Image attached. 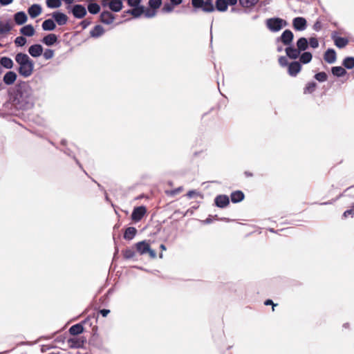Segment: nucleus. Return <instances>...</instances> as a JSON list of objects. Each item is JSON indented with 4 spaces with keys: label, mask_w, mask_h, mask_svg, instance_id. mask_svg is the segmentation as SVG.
<instances>
[{
    "label": "nucleus",
    "mask_w": 354,
    "mask_h": 354,
    "mask_svg": "<svg viewBox=\"0 0 354 354\" xmlns=\"http://www.w3.org/2000/svg\"><path fill=\"white\" fill-rule=\"evenodd\" d=\"M8 94L10 102L17 109L28 110L35 104L32 89L26 82L21 81L10 87Z\"/></svg>",
    "instance_id": "obj_1"
},
{
    "label": "nucleus",
    "mask_w": 354,
    "mask_h": 354,
    "mask_svg": "<svg viewBox=\"0 0 354 354\" xmlns=\"http://www.w3.org/2000/svg\"><path fill=\"white\" fill-rule=\"evenodd\" d=\"M16 62L19 64L18 72L20 75L28 77L30 76L34 70V62L24 53H18L15 57Z\"/></svg>",
    "instance_id": "obj_2"
},
{
    "label": "nucleus",
    "mask_w": 354,
    "mask_h": 354,
    "mask_svg": "<svg viewBox=\"0 0 354 354\" xmlns=\"http://www.w3.org/2000/svg\"><path fill=\"white\" fill-rule=\"evenodd\" d=\"M267 28L273 32H276L281 30L283 27L288 26V22L279 17H272L268 19L266 21Z\"/></svg>",
    "instance_id": "obj_3"
},
{
    "label": "nucleus",
    "mask_w": 354,
    "mask_h": 354,
    "mask_svg": "<svg viewBox=\"0 0 354 354\" xmlns=\"http://www.w3.org/2000/svg\"><path fill=\"white\" fill-rule=\"evenodd\" d=\"M293 39L294 35L292 32L289 29H286L282 32L281 36L276 38V43L281 42L283 45L288 46L292 44Z\"/></svg>",
    "instance_id": "obj_4"
},
{
    "label": "nucleus",
    "mask_w": 354,
    "mask_h": 354,
    "mask_svg": "<svg viewBox=\"0 0 354 354\" xmlns=\"http://www.w3.org/2000/svg\"><path fill=\"white\" fill-rule=\"evenodd\" d=\"M91 318L90 317H88L81 323H78L71 326V328H69V333L72 335H78L81 334L84 331L83 324H88L90 326L92 325V323L91 322Z\"/></svg>",
    "instance_id": "obj_5"
},
{
    "label": "nucleus",
    "mask_w": 354,
    "mask_h": 354,
    "mask_svg": "<svg viewBox=\"0 0 354 354\" xmlns=\"http://www.w3.org/2000/svg\"><path fill=\"white\" fill-rule=\"evenodd\" d=\"M147 212V208L144 205H140L133 208L131 213V219L135 222H139L142 220Z\"/></svg>",
    "instance_id": "obj_6"
},
{
    "label": "nucleus",
    "mask_w": 354,
    "mask_h": 354,
    "mask_svg": "<svg viewBox=\"0 0 354 354\" xmlns=\"http://www.w3.org/2000/svg\"><path fill=\"white\" fill-rule=\"evenodd\" d=\"M71 12L75 18L82 19L84 18L87 12L86 8L81 4H75L71 9Z\"/></svg>",
    "instance_id": "obj_7"
},
{
    "label": "nucleus",
    "mask_w": 354,
    "mask_h": 354,
    "mask_svg": "<svg viewBox=\"0 0 354 354\" xmlns=\"http://www.w3.org/2000/svg\"><path fill=\"white\" fill-rule=\"evenodd\" d=\"M292 26L295 30L303 31L306 29L307 21L302 17H295L292 20Z\"/></svg>",
    "instance_id": "obj_8"
},
{
    "label": "nucleus",
    "mask_w": 354,
    "mask_h": 354,
    "mask_svg": "<svg viewBox=\"0 0 354 354\" xmlns=\"http://www.w3.org/2000/svg\"><path fill=\"white\" fill-rule=\"evenodd\" d=\"M86 342V339L84 337H75L68 339L69 347L71 348H82Z\"/></svg>",
    "instance_id": "obj_9"
},
{
    "label": "nucleus",
    "mask_w": 354,
    "mask_h": 354,
    "mask_svg": "<svg viewBox=\"0 0 354 354\" xmlns=\"http://www.w3.org/2000/svg\"><path fill=\"white\" fill-rule=\"evenodd\" d=\"M52 17L55 22L59 26H64L66 24L68 19L67 15L60 11L53 12L52 13Z\"/></svg>",
    "instance_id": "obj_10"
},
{
    "label": "nucleus",
    "mask_w": 354,
    "mask_h": 354,
    "mask_svg": "<svg viewBox=\"0 0 354 354\" xmlns=\"http://www.w3.org/2000/svg\"><path fill=\"white\" fill-rule=\"evenodd\" d=\"M230 204V198L227 195L220 194L215 197L214 205L219 208H225Z\"/></svg>",
    "instance_id": "obj_11"
},
{
    "label": "nucleus",
    "mask_w": 354,
    "mask_h": 354,
    "mask_svg": "<svg viewBox=\"0 0 354 354\" xmlns=\"http://www.w3.org/2000/svg\"><path fill=\"white\" fill-rule=\"evenodd\" d=\"M301 70V64L298 61L290 62L288 67V73L291 77H296Z\"/></svg>",
    "instance_id": "obj_12"
},
{
    "label": "nucleus",
    "mask_w": 354,
    "mask_h": 354,
    "mask_svg": "<svg viewBox=\"0 0 354 354\" xmlns=\"http://www.w3.org/2000/svg\"><path fill=\"white\" fill-rule=\"evenodd\" d=\"M115 16L108 10L102 11L100 15V21L104 24L109 25L113 22Z\"/></svg>",
    "instance_id": "obj_13"
},
{
    "label": "nucleus",
    "mask_w": 354,
    "mask_h": 354,
    "mask_svg": "<svg viewBox=\"0 0 354 354\" xmlns=\"http://www.w3.org/2000/svg\"><path fill=\"white\" fill-rule=\"evenodd\" d=\"M285 52L286 56L291 59H297L301 53L297 47L295 48L292 44L286 46V48H285Z\"/></svg>",
    "instance_id": "obj_14"
},
{
    "label": "nucleus",
    "mask_w": 354,
    "mask_h": 354,
    "mask_svg": "<svg viewBox=\"0 0 354 354\" xmlns=\"http://www.w3.org/2000/svg\"><path fill=\"white\" fill-rule=\"evenodd\" d=\"M29 54L33 57H38L43 53V47L41 44L31 45L28 48Z\"/></svg>",
    "instance_id": "obj_15"
},
{
    "label": "nucleus",
    "mask_w": 354,
    "mask_h": 354,
    "mask_svg": "<svg viewBox=\"0 0 354 354\" xmlns=\"http://www.w3.org/2000/svg\"><path fill=\"white\" fill-rule=\"evenodd\" d=\"M325 62L328 64H333L337 59V54L334 49L328 48L326 50L324 55Z\"/></svg>",
    "instance_id": "obj_16"
},
{
    "label": "nucleus",
    "mask_w": 354,
    "mask_h": 354,
    "mask_svg": "<svg viewBox=\"0 0 354 354\" xmlns=\"http://www.w3.org/2000/svg\"><path fill=\"white\" fill-rule=\"evenodd\" d=\"M336 32H333L332 33V39H333L335 46L339 48H342L345 47L348 43V40L346 37H336L335 35H336Z\"/></svg>",
    "instance_id": "obj_17"
},
{
    "label": "nucleus",
    "mask_w": 354,
    "mask_h": 354,
    "mask_svg": "<svg viewBox=\"0 0 354 354\" xmlns=\"http://www.w3.org/2000/svg\"><path fill=\"white\" fill-rule=\"evenodd\" d=\"M17 77V73L14 71H8L3 77V81L6 85H12L16 81Z\"/></svg>",
    "instance_id": "obj_18"
},
{
    "label": "nucleus",
    "mask_w": 354,
    "mask_h": 354,
    "mask_svg": "<svg viewBox=\"0 0 354 354\" xmlns=\"http://www.w3.org/2000/svg\"><path fill=\"white\" fill-rule=\"evenodd\" d=\"M27 20L28 17L24 11L17 12L14 15V21L17 25H23L27 21Z\"/></svg>",
    "instance_id": "obj_19"
},
{
    "label": "nucleus",
    "mask_w": 354,
    "mask_h": 354,
    "mask_svg": "<svg viewBox=\"0 0 354 354\" xmlns=\"http://www.w3.org/2000/svg\"><path fill=\"white\" fill-rule=\"evenodd\" d=\"M58 40L55 34L50 33L43 37L41 42L48 46L54 45Z\"/></svg>",
    "instance_id": "obj_20"
},
{
    "label": "nucleus",
    "mask_w": 354,
    "mask_h": 354,
    "mask_svg": "<svg viewBox=\"0 0 354 354\" xmlns=\"http://www.w3.org/2000/svg\"><path fill=\"white\" fill-rule=\"evenodd\" d=\"M30 17L32 19L39 16L41 12V7L39 4H32L28 9Z\"/></svg>",
    "instance_id": "obj_21"
},
{
    "label": "nucleus",
    "mask_w": 354,
    "mask_h": 354,
    "mask_svg": "<svg viewBox=\"0 0 354 354\" xmlns=\"http://www.w3.org/2000/svg\"><path fill=\"white\" fill-rule=\"evenodd\" d=\"M149 244L146 241H142L136 244V250L140 254L147 253V251L149 250Z\"/></svg>",
    "instance_id": "obj_22"
},
{
    "label": "nucleus",
    "mask_w": 354,
    "mask_h": 354,
    "mask_svg": "<svg viewBox=\"0 0 354 354\" xmlns=\"http://www.w3.org/2000/svg\"><path fill=\"white\" fill-rule=\"evenodd\" d=\"M89 3L87 9L89 13L96 15L100 11V6L94 1V0H87Z\"/></svg>",
    "instance_id": "obj_23"
},
{
    "label": "nucleus",
    "mask_w": 354,
    "mask_h": 354,
    "mask_svg": "<svg viewBox=\"0 0 354 354\" xmlns=\"http://www.w3.org/2000/svg\"><path fill=\"white\" fill-rule=\"evenodd\" d=\"M245 198V195L242 191L237 190L231 193L230 199L233 203H237L242 201Z\"/></svg>",
    "instance_id": "obj_24"
},
{
    "label": "nucleus",
    "mask_w": 354,
    "mask_h": 354,
    "mask_svg": "<svg viewBox=\"0 0 354 354\" xmlns=\"http://www.w3.org/2000/svg\"><path fill=\"white\" fill-rule=\"evenodd\" d=\"M41 27L45 31H52L55 29L56 24L53 19H48L43 21Z\"/></svg>",
    "instance_id": "obj_25"
},
{
    "label": "nucleus",
    "mask_w": 354,
    "mask_h": 354,
    "mask_svg": "<svg viewBox=\"0 0 354 354\" xmlns=\"http://www.w3.org/2000/svg\"><path fill=\"white\" fill-rule=\"evenodd\" d=\"M296 46L301 53L304 52L308 48V40L306 37H300L297 41Z\"/></svg>",
    "instance_id": "obj_26"
},
{
    "label": "nucleus",
    "mask_w": 354,
    "mask_h": 354,
    "mask_svg": "<svg viewBox=\"0 0 354 354\" xmlns=\"http://www.w3.org/2000/svg\"><path fill=\"white\" fill-rule=\"evenodd\" d=\"M123 8V3L121 0H111L109 3V9L111 11L118 12Z\"/></svg>",
    "instance_id": "obj_27"
},
{
    "label": "nucleus",
    "mask_w": 354,
    "mask_h": 354,
    "mask_svg": "<svg viewBox=\"0 0 354 354\" xmlns=\"http://www.w3.org/2000/svg\"><path fill=\"white\" fill-rule=\"evenodd\" d=\"M104 33V29L101 25H96L90 31V35L93 38H98Z\"/></svg>",
    "instance_id": "obj_28"
},
{
    "label": "nucleus",
    "mask_w": 354,
    "mask_h": 354,
    "mask_svg": "<svg viewBox=\"0 0 354 354\" xmlns=\"http://www.w3.org/2000/svg\"><path fill=\"white\" fill-rule=\"evenodd\" d=\"M298 58H299V61L298 62H300L301 64H306L311 62L313 59V55L310 52L304 51L302 53H300V55Z\"/></svg>",
    "instance_id": "obj_29"
},
{
    "label": "nucleus",
    "mask_w": 354,
    "mask_h": 354,
    "mask_svg": "<svg viewBox=\"0 0 354 354\" xmlns=\"http://www.w3.org/2000/svg\"><path fill=\"white\" fill-rule=\"evenodd\" d=\"M137 233V230L134 227H128L124 232V239L127 241L132 240Z\"/></svg>",
    "instance_id": "obj_30"
},
{
    "label": "nucleus",
    "mask_w": 354,
    "mask_h": 354,
    "mask_svg": "<svg viewBox=\"0 0 354 354\" xmlns=\"http://www.w3.org/2000/svg\"><path fill=\"white\" fill-rule=\"evenodd\" d=\"M1 67L6 69H11L13 67L14 63L11 58L8 57H1L0 58Z\"/></svg>",
    "instance_id": "obj_31"
},
{
    "label": "nucleus",
    "mask_w": 354,
    "mask_h": 354,
    "mask_svg": "<svg viewBox=\"0 0 354 354\" xmlns=\"http://www.w3.org/2000/svg\"><path fill=\"white\" fill-rule=\"evenodd\" d=\"M20 32L24 36L31 37L35 34V29L31 24H28L20 29Z\"/></svg>",
    "instance_id": "obj_32"
},
{
    "label": "nucleus",
    "mask_w": 354,
    "mask_h": 354,
    "mask_svg": "<svg viewBox=\"0 0 354 354\" xmlns=\"http://www.w3.org/2000/svg\"><path fill=\"white\" fill-rule=\"evenodd\" d=\"M331 73L333 75L337 77H342L347 73L345 68L342 66H333L331 68Z\"/></svg>",
    "instance_id": "obj_33"
},
{
    "label": "nucleus",
    "mask_w": 354,
    "mask_h": 354,
    "mask_svg": "<svg viewBox=\"0 0 354 354\" xmlns=\"http://www.w3.org/2000/svg\"><path fill=\"white\" fill-rule=\"evenodd\" d=\"M227 2L226 0H216L215 2V9L219 12H225L227 10Z\"/></svg>",
    "instance_id": "obj_34"
},
{
    "label": "nucleus",
    "mask_w": 354,
    "mask_h": 354,
    "mask_svg": "<svg viewBox=\"0 0 354 354\" xmlns=\"http://www.w3.org/2000/svg\"><path fill=\"white\" fill-rule=\"evenodd\" d=\"M145 12V6L142 5H139L136 6H133L132 8V16L134 18L140 17Z\"/></svg>",
    "instance_id": "obj_35"
},
{
    "label": "nucleus",
    "mask_w": 354,
    "mask_h": 354,
    "mask_svg": "<svg viewBox=\"0 0 354 354\" xmlns=\"http://www.w3.org/2000/svg\"><path fill=\"white\" fill-rule=\"evenodd\" d=\"M342 65L346 69H352L353 68H354V57H345L342 62Z\"/></svg>",
    "instance_id": "obj_36"
},
{
    "label": "nucleus",
    "mask_w": 354,
    "mask_h": 354,
    "mask_svg": "<svg viewBox=\"0 0 354 354\" xmlns=\"http://www.w3.org/2000/svg\"><path fill=\"white\" fill-rule=\"evenodd\" d=\"M12 26H10L9 21L3 22L0 21V35H4L10 32Z\"/></svg>",
    "instance_id": "obj_37"
},
{
    "label": "nucleus",
    "mask_w": 354,
    "mask_h": 354,
    "mask_svg": "<svg viewBox=\"0 0 354 354\" xmlns=\"http://www.w3.org/2000/svg\"><path fill=\"white\" fill-rule=\"evenodd\" d=\"M259 0H239V4L243 8H252Z\"/></svg>",
    "instance_id": "obj_38"
},
{
    "label": "nucleus",
    "mask_w": 354,
    "mask_h": 354,
    "mask_svg": "<svg viewBox=\"0 0 354 354\" xmlns=\"http://www.w3.org/2000/svg\"><path fill=\"white\" fill-rule=\"evenodd\" d=\"M201 10L205 12H212L214 11L215 7L212 3V0L205 1V3L203 5Z\"/></svg>",
    "instance_id": "obj_39"
},
{
    "label": "nucleus",
    "mask_w": 354,
    "mask_h": 354,
    "mask_svg": "<svg viewBox=\"0 0 354 354\" xmlns=\"http://www.w3.org/2000/svg\"><path fill=\"white\" fill-rule=\"evenodd\" d=\"M317 83L315 82H308L304 88V93H312L315 91Z\"/></svg>",
    "instance_id": "obj_40"
},
{
    "label": "nucleus",
    "mask_w": 354,
    "mask_h": 354,
    "mask_svg": "<svg viewBox=\"0 0 354 354\" xmlns=\"http://www.w3.org/2000/svg\"><path fill=\"white\" fill-rule=\"evenodd\" d=\"M122 254L125 259H131L134 257L136 252L133 249L127 248L122 250Z\"/></svg>",
    "instance_id": "obj_41"
},
{
    "label": "nucleus",
    "mask_w": 354,
    "mask_h": 354,
    "mask_svg": "<svg viewBox=\"0 0 354 354\" xmlns=\"http://www.w3.org/2000/svg\"><path fill=\"white\" fill-rule=\"evenodd\" d=\"M46 6L49 8H58L62 5L61 0H46Z\"/></svg>",
    "instance_id": "obj_42"
},
{
    "label": "nucleus",
    "mask_w": 354,
    "mask_h": 354,
    "mask_svg": "<svg viewBox=\"0 0 354 354\" xmlns=\"http://www.w3.org/2000/svg\"><path fill=\"white\" fill-rule=\"evenodd\" d=\"M162 3V0H149L148 4L151 9L156 10L161 6Z\"/></svg>",
    "instance_id": "obj_43"
},
{
    "label": "nucleus",
    "mask_w": 354,
    "mask_h": 354,
    "mask_svg": "<svg viewBox=\"0 0 354 354\" xmlns=\"http://www.w3.org/2000/svg\"><path fill=\"white\" fill-rule=\"evenodd\" d=\"M315 79L319 82H326L328 79V75L325 72H319L315 75Z\"/></svg>",
    "instance_id": "obj_44"
},
{
    "label": "nucleus",
    "mask_w": 354,
    "mask_h": 354,
    "mask_svg": "<svg viewBox=\"0 0 354 354\" xmlns=\"http://www.w3.org/2000/svg\"><path fill=\"white\" fill-rule=\"evenodd\" d=\"M204 0H192V5L194 8L193 12H196V9H202L203 5H204Z\"/></svg>",
    "instance_id": "obj_45"
},
{
    "label": "nucleus",
    "mask_w": 354,
    "mask_h": 354,
    "mask_svg": "<svg viewBox=\"0 0 354 354\" xmlns=\"http://www.w3.org/2000/svg\"><path fill=\"white\" fill-rule=\"evenodd\" d=\"M26 39L23 36L17 37L15 39V44L17 46L22 47L26 44Z\"/></svg>",
    "instance_id": "obj_46"
},
{
    "label": "nucleus",
    "mask_w": 354,
    "mask_h": 354,
    "mask_svg": "<svg viewBox=\"0 0 354 354\" xmlns=\"http://www.w3.org/2000/svg\"><path fill=\"white\" fill-rule=\"evenodd\" d=\"M43 56L46 60L50 59L54 56V50L50 48H46L43 53Z\"/></svg>",
    "instance_id": "obj_47"
},
{
    "label": "nucleus",
    "mask_w": 354,
    "mask_h": 354,
    "mask_svg": "<svg viewBox=\"0 0 354 354\" xmlns=\"http://www.w3.org/2000/svg\"><path fill=\"white\" fill-rule=\"evenodd\" d=\"M313 48H317L319 47V41L316 37H310L308 41V46Z\"/></svg>",
    "instance_id": "obj_48"
},
{
    "label": "nucleus",
    "mask_w": 354,
    "mask_h": 354,
    "mask_svg": "<svg viewBox=\"0 0 354 354\" xmlns=\"http://www.w3.org/2000/svg\"><path fill=\"white\" fill-rule=\"evenodd\" d=\"M174 6L171 3H165L162 8V11L164 12H171L174 10Z\"/></svg>",
    "instance_id": "obj_49"
},
{
    "label": "nucleus",
    "mask_w": 354,
    "mask_h": 354,
    "mask_svg": "<svg viewBox=\"0 0 354 354\" xmlns=\"http://www.w3.org/2000/svg\"><path fill=\"white\" fill-rule=\"evenodd\" d=\"M279 64L281 67L288 66L289 65L288 59L286 56H281L278 59Z\"/></svg>",
    "instance_id": "obj_50"
},
{
    "label": "nucleus",
    "mask_w": 354,
    "mask_h": 354,
    "mask_svg": "<svg viewBox=\"0 0 354 354\" xmlns=\"http://www.w3.org/2000/svg\"><path fill=\"white\" fill-rule=\"evenodd\" d=\"M64 153H66V155H68V156H73V158H74V160H75V162L77 163V165L81 168L82 169V166L81 165V163L80 162V161L75 158V156L72 155V151L68 149V148H66L64 150Z\"/></svg>",
    "instance_id": "obj_51"
},
{
    "label": "nucleus",
    "mask_w": 354,
    "mask_h": 354,
    "mask_svg": "<svg viewBox=\"0 0 354 354\" xmlns=\"http://www.w3.org/2000/svg\"><path fill=\"white\" fill-rule=\"evenodd\" d=\"M313 28L315 31L316 32H319L322 30V22L321 21H319V19H317L315 23L314 24L313 26Z\"/></svg>",
    "instance_id": "obj_52"
},
{
    "label": "nucleus",
    "mask_w": 354,
    "mask_h": 354,
    "mask_svg": "<svg viewBox=\"0 0 354 354\" xmlns=\"http://www.w3.org/2000/svg\"><path fill=\"white\" fill-rule=\"evenodd\" d=\"M349 215L353 216L354 215V205L352 206V208L350 209L346 210L343 214V217L346 218Z\"/></svg>",
    "instance_id": "obj_53"
},
{
    "label": "nucleus",
    "mask_w": 354,
    "mask_h": 354,
    "mask_svg": "<svg viewBox=\"0 0 354 354\" xmlns=\"http://www.w3.org/2000/svg\"><path fill=\"white\" fill-rule=\"evenodd\" d=\"M144 14L147 18H151V17H153L156 15V11L153 10H150L147 9L146 10H145Z\"/></svg>",
    "instance_id": "obj_54"
},
{
    "label": "nucleus",
    "mask_w": 354,
    "mask_h": 354,
    "mask_svg": "<svg viewBox=\"0 0 354 354\" xmlns=\"http://www.w3.org/2000/svg\"><path fill=\"white\" fill-rule=\"evenodd\" d=\"M141 0H128L127 4L131 6H136L140 5Z\"/></svg>",
    "instance_id": "obj_55"
},
{
    "label": "nucleus",
    "mask_w": 354,
    "mask_h": 354,
    "mask_svg": "<svg viewBox=\"0 0 354 354\" xmlns=\"http://www.w3.org/2000/svg\"><path fill=\"white\" fill-rule=\"evenodd\" d=\"M91 21L88 19H84L80 22V26H82V29H86L90 24Z\"/></svg>",
    "instance_id": "obj_56"
},
{
    "label": "nucleus",
    "mask_w": 354,
    "mask_h": 354,
    "mask_svg": "<svg viewBox=\"0 0 354 354\" xmlns=\"http://www.w3.org/2000/svg\"><path fill=\"white\" fill-rule=\"evenodd\" d=\"M111 2V0H101L100 3L103 8L108 7L109 8V3Z\"/></svg>",
    "instance_id": "obj_57"
},
{
    "label": "nucleus",
    "mask_w": 354,
    "mask_h": 354,
    "mask_svg": "<svg viewBox=\"0 0 354 354\" xmlns=\"http://www.w3.org/2000/svg\"><path fill=\"white\" fill-rule=\"evenodd\" d=\"M13 2V0H0V5L2 6H8Z\"/></svg>",
    "instance_id": "obj_58"
},
{
    "label": "nucleus",
    "mask_w": 354,
    "mask_h": 354,
    "mask_svg": "<svg viewBox=\"0 0 354 354\" xmlns=\"http://www.w3.org/2000/svg\"><path fill=\"white\" fill-rule=\"evenodd\" d=\"M110 313V310L109 309H101L100 310V313L102 315V317H105L108 315V314Z\"/></svg>",
    "instance_id": "obj_59"
},
{
    "label": "nucleus",
    "mask_w": 354,
    "mask_h": 354,
    "mask_svg": "<svg viewBox=\"0 0 354 354\" xmlns=\"http://www.w3.org/2000/svg\"><path fill=\"white\" fill-rule=\"evenodd\" d=\"M147 253L149 254V256L152 259H154L156 257V252L155 250H152L150 247H149V250L147 251Z\"/></svg>",
    "instance_id": "obj_60"
},
{
    "label": "nucleus",
    "mask_w": 354,
    "mask_h": 354,
    "mask_svg": "<svg viewBox=\"0 0 354 354\" xmlns=\"http://www.w3.org/2000/svg\"><path fill=\"white\" fill-rule=\"evenodd\" d=\"M169 1H170V3L174 6H177L180 5L183 2V0H169Z\"/></svg>",
    "instance_id": "obj_61"
},
{
    "label": "nucleus",
    "mask_w": 354,
    "mask_h": 354,
    "mask_svg": "<svg viewBox=\"0 0 354 354\" xmlns=\"http://www.w3.org/2000/svg\"><path fill=\"white\" fill-rule=\"evenodd\" d=\"M344 194H340L335 199L333 200V201H328L321 203V205H328L331 204L333 202L336 201L337 199L340 198L342 196H343Z\"/></svg>",
    "instance_id": "obj_62"
},
{
    "label": "nucleus",
    "mask_w": 354,
    "mask_h": 354,
    "mask_svg": "<svg viewBox=\"0 0 354 354\" xmlns=\"http://www.w3.org/2000/svg\"><path fill=\"white\" fill-rule=\"evenodd\" d=\"M264 304L266 306H268V305H272L273 306H274L275 305L273 304V301L272 299H267L264 302ZM272 308L274 309V307H272Z\"/></svg>",
    "instance_id": "obj_63"
},
{
    "label": "nucleus",
    "mask_w": 354,
    "mask_h": 354,
    "mask_svg": "<svg viewBox=\"0 0 354 354\" xmlns=\"http://www.w3.org/2000/svg\"><path fill=\"white\" fill-rule=\"evenodd\" d=\"M238 0H226L227 5L234 6L236 4Z\"/></svg>",
    "instance_id": "obj_64"
}]
</instances>
